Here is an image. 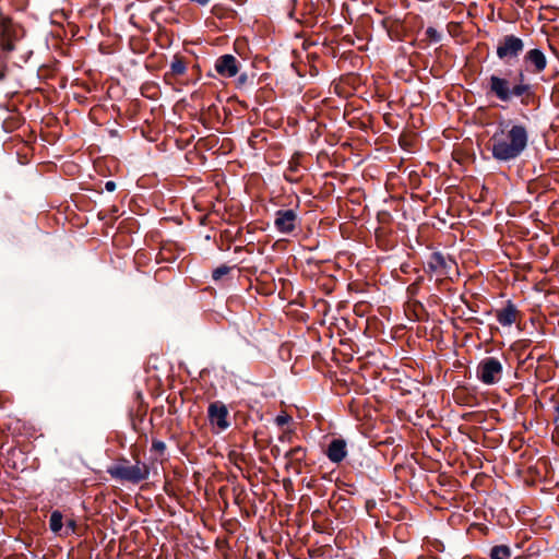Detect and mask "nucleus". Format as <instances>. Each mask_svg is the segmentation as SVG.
Listing matches in <instances>:
<instances>
[{"mask_svg":"<svg viewBox=\"0 0 559 559\" xmlns=\"http://www.w3.org/2000/svg\"><path fill=\"white\" fill-rule=\"evenodd\" d=\"M76 532V523L74 520H68L66 522V531H64V535H69V534H75Z\"/></svg>","mask_w":559,"mask_h":559,"instance_id":"obj_18","label":"nucleus"},{"mask_svg":"<svg viewBox=\"0 0 559 559\" xmlns=\"http://www.w3.org/2000/svg\"><path fill=\"white\" fill-rule=\"evenodd\" d=\"M153 448L158 451H163L165 449V444L162 441H154Z\"/></svg>","mask_w":559,"mask_h":559,"instance_id":"obj_20","label":"nucleus"},{"mask_svg":"<svg viewBox=\"0 0 559 559\" xmlns=\"http://www.w3.org/2000/svg\"><path fill=\"white\" fill-rule=\"evenodd\" d=\"M63 526V515L59 510H55L50 514L49 527L52 533L60 534Z\"/></svg>","mask_w":559,"mask_h":559,"instance_id":"obj_13","label":"nucleus"},{"mask_svg":"<svg viewBox=\"0 0 559 559\" xmlns=\"http://www.w3.org/2000/svg\"><path fill=\"white\" fill-rule=\"evenodd\" d=\"M524 49L523 40L515 35L504 36L497 46V56L501 60L515 59Z\"/></svg>","mask_w":559,"mask_h":559,"instance_id":"obj_5","label":"nucleus"},{"mask_svg":"<svg viewBox=\"0 0 559 559\" xmlns=\"http://www.w3.org/2000/svg\"><path fill=\"white\" fill-rule=\"evenodd\" d=\"M292 420V416H289L287 413L282 412L278 414L275 418V423L277 426L282 427L284 425H287Z\"/></svg>","mask_w":559,"mask_h":559,"instance_id":"obj_17","label":"nucleus"},{"mask_svg":"<svg viewBox=\"0 0 559 559\" xmlns=\"http://www.w3.org/2000/svg\"><path fill=\"white\" fill-rule=\"evenodd\" d=\"M332 463H341L347 455V443L344 439H333L325 451Z\"/></svg>","mask_w":559,"mask_h":559,"instance_id":"obj_10","label":"nucleus"},{"mask_svg":"<svg viewBox=\"0 0 559 559\" xmlns=\"http://www.w3.org/2000/svg\"><path fill=\"white\" fill-rule=\"evenodd\" d=\"M298 224V215L295 210H278L275 213L274 227L280 234H292Z\"/></svg>","mask_w":559,"mask_h":559,"instance_id":"obj_7","label":"nucleus"},{"mask_svg":"<svg viewBox=\"0 0 559 559\" xmlns=\"http://www.w3.org/2000/svg\"><path fill=\"white\" fill-rule=\"evenodd\" d=\"M170 69L175 75H182L187 70L186 63L181 59H175L170 64Z\"/></svg>","mask_w":559,"mask_h":559,"instance_id":"obj_15","label":"nucleus"},{"mask_svg":"<svg viewBox=\"0 0 559 559\" xmlns=\"http://www.w3.org/2000/svg\"><path fill=\"white\" fill-rule=\"evenodd\" d=\"M108 473L115 479L138 484L148 478L150 467L144 462L136 461L130 464L128 460H121L109 467Z\"/></svg>","mask_w":559,"mask_h":559,"instance_id":"obj_3","label":"nucleus"},{"mask_svg":"<svg viewBox=\"0 0 559 559\" xmlns=\"http://www.w3.org/2000/svg\"><path fill=\"white\" fill-rule=\"evenodd\" d=\"M207 417L210 424L216 428V431H224L229 427L228 409L226 405L219 401L213 402L209 405Z\"/></svg>","mask_w":559,"mask_h":559,"instance_id":"obj_6","label":"nucleus"},{"mask_svg":"<svg viewBox=\"0 0 559 559\" xmlns=\"http://www.w3.org/2000/svg\"><path fill=\"white\" fill-rule=\"evenodd\" d=\"M523 61L526 71L532 73H540L547 67V58L545 53L538 48L528 50L525 53Z\"/></svg>","mask_w":559,"mask_h":559,"instance_id":"obj_8","label":"nucleus"},{"mask_svg":"<svg viewBox=\"0 0 559 559\" xmlns=\"http://www.w3.org/2000/svg\"><path fill=\"white\" fill-rule=\"evenodd\" d=\"M486 93L502 103H511L514 98H519L522 105H527L533 96L532 86L525 82L523 71L519 72L514 81L502 73L491 74L487 79Z\"/></svg>","mask_w":559,"mask_h":559,"instance_id":"obj_2","label":"nucleus"},{"mask_svg":"<svg viewBox=\"0 0 559 559\" xmlns=\"http://www.w3.org/2000/svg\"><path fill=\"white\" fill-rule=\"evenodd\" d=\"M503 373V366L498 358L486 357L477 366V379L486 384L492 385L500 381Z\"/></svg>","mask_w":559,"mask_h":559,"instance_id":"obj_4","label":"nucleus"},{"mask_svg":"<svg viewBox=\"0 0 559 559\" xmlns=\"http://www.w3.org/2000/svg\"><path fill=\"white\" fill-rule=\"evenodd\" d=\"M230 267L227 265H221L217 269L213 271V278L215 281L221 280L224 275L228 274L230 272Z\"/></svg>","mask_w":559,"mask_h":559,"instance_id":"obj_16","label":"nucleus"},{"mask_svg":"<svg viewBox=\"0 0 559 559\" xmlns=\"http://www.w3.org/2000/svg\"><path fill=\"white\" fill-rule=\"evenodd\" d=\"M428 266L433 272L447 275L451 267V261H448L441 253L433 252L429 258Z\"/></svg>","mask_w":559,"mask_h":559,"instance_id":"obj_12","label":"nucleus"},{"mask_svg":"<svg viewBox=\"0 0 559 559\" xmlns=\"http://www.w3.org/2000/svg\"><path fill=\"white\" fill-rule=\"evenodd\" d=\"M511 557V550L506 545H499L491 548L490 559H509Z\"/></svg>","mask_w":559,"mask_h":559,"instance_id":"obj_14","label":"nucleus"},{"mask_svg":"<svg viewBox=\"0 0 559 559\" xmlns=\"http://www.w3.org/2000/svg\"><path fill=\"white\" fill-rule=\"evenodd\" d=\"M530 132L525 124L513 120H499L488 140V150L495 160L509 163L519 158L527 148Z\"/></svg>","mask_w":559,"mask_h":559,"instance_id":"obj_1","label":"nucleus"},{"mask_svg":"<svg viewBox=\"0 0 559 559\" xmlns=\"http://www.w3.org/2000/svg\"><path fill=\"white\" fill-rule=\"evenodd\" d=\"M518 318V309L510 301L497 311V321L503 326H511Z\"/></svg>","mask_w":559,"mask_h":559,"instance_id":"obj_11","label":"nucleus"},{"mask_svg":"<svg viewBox=\"0 0 559 559\" xmlns=\"http://www.w3.org/2000/svg\"><path fill=\"white\" fill-rule=\"evenodd\" d=\"M105 189L109 192H112L116 189V183L114 181H107Z\"/></svg>","mask_w":559,"mask_h":559,"instance_id":"obj_21","label":"nucleus"},{"mask_svg":"<svg viewBox=\"0 0 559 559\" xmlns=\"http://www.w3.org/2000/svg\"><path fill=\"white\" fill-rule=\"evenodd\" d=\"M299 454H305V450L300 447H296L294 449H292L289 452H287L286 456L288 457H299Z\"/></svg>","mask_w":559,"mask_h":559,"instance_id":"obj_19","label":"nucleus"},{"mask_svg":"<svg viewBox=\"0 0 559 559\" xmlns=\"http://www.w3.org/2000/svg\"><path fill=\"white\" fill-rule=\"evenodd\" d=\"M215 70L223 78H233L239 71V62L233 55H223L216 59Z\"/></svg>","mask_w":559,"mask_h":559,"instance_id":"obj_9","label":"nucleus"}]
</instances>
